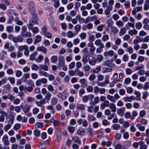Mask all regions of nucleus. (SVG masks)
Listing matches in <instances>:
<instances>
[{
	"label": "nucleus",
	"mask_w": 149,
	"mask_h": 149,
	"mask_svg": "<svg viewBox=\"0 0 149 149\" xmlns=\"http://www.w3.org/2000/svg\"><path fill=\"white\" fill-rule=\"evenodd\" d=\"M43 58V56L42 55H40L38 57L35 59V61L36 62L40 63L42 61Z\"/></svg>",
	"instance_id": "nucleus-37"
},
{
	"label": "nucleus",
	"mask_w": 149,
	"mask_h": 149,
	"mask_svg": "<svg viewBox=\"0 0 149 149\" xmlns=\"http://www.w3.org/2000/svg\"><path fill=\"white\" fill-rule=\"evenodd\" d=\"M116 24L118 27L120 28L123 27L124 25L123 22L120 20L116 21Z\"/></svg>",
	"instance_id": "nucleus-29"
},
{
	"label": "nucleus",
	"mask_w": 149,
	"mask_h": 149,
	"mask_svg": "<svg viewBox=\"0 0 149 149\" xmlns=\"http://www.w3.org/2000/svg\"><path fill=\"white\" fill-rule=\"evenodd\" d=\"M107 98L108 100L112 102H116L115 99L114 97L112 95L108 94L107 95Z\"/></svg>",
	"instance_id": "nucleus-28"
},
{
	"label": "nucleus",
	"mask_w": 149,
	"mask_h": 149,
	"mask_svg": "<svg viewBox=\"0 0 149 149\" xmlns=\"http://www.w3.org/2000/svg\"><path fill=\"white\" fill-rule=\"evenodd\" d=\"M57 99L56 97H53L51 99V102L52 104L55 105L57 103Z\"/></svg>",
	"instance_id": "nucleus-60"
},
{
	"label": "nucleus",
	"mask_w": 149,
	"mask_h": 149,
	"mask_svg": "<svg viewBox=\"0 0 149 149\" xmlns=\"http://www.w3.org/2000/svg\"><path fill=\"white\" fill-rule=\"evenodd\" d=\"M33 4L34 3L33 1L29 2L28 8L30 12L31 13H35V8Z\"/></svg>",
	"instance_id": "nucleus-2"
},
{
	"label": "nucleus",
	"mask_w": 149,
	"mask_h": 149,
	"mask_svg": "<svg viewBox=\"0 0 149 149\" xmlns=\"http://www.w3.org/2000/svg\"><path fill=\"white\" fill-rule=\"evenodd\" d=\"M43 126V123L40 122H37L35 124V126L36 128H42Z\"/></svg>",
	"instance_id": "nucleus-47"
},
{
	"label": "nucleus",
	"mask_w": 149,
	"mask_h": 149,
	"mask_svg": "<svg viewBox=\"0 0 149 149\" xmlns=\"http://www.w3.org/2000/svg\"><path fill=\"white\" fill-rule=\"evenodd\" d=\"M41 39V36L39 35H37L33 42V44L36 45L38 43L40 42Z\"/></svg>",
	"instance_id": "nucleus-19"
},
{
	"label": "nucleus",
	"mask_w": 149,
	"mask_h": 149,
	"mask_svg": "<svg viewBox=\"0 0 149 149\" xmlns=\"http://www.w3.org/2000/svg\"><path fill=\"white\" fill-rule=\"evenodd\" d=\"M51 62L53 63H55L57 61L58 58L56 56H53L50 58Z\"/></svg>",
	"instance_id": "nucleus-40"
},
{
	"label": "nucleus",
	"mask_w": 149,
	"mask_h": 149,
	"mask_svg": "<svg viewBox=\"0 0 149 149\" xmlns=\"http://www.w3.org/2000/svg\"><path fill=\"white\" fill-rule=\"evenodd\" d=\"M112 10V8L107 7L104 11L105 14L106 15V17L108 18L110 17V12Z\"/></svg>",
	"instance_id": "nucleus-12"
},
{
	"label": "nucleus",
	"mask_w": 149,
	"mask_h": 149,
	"mask_svg": "<svg viewBox=\"0 0 149 149\" xmlns=\"http://www.w3.org/2000/svg\"><path fill=\"white\" fill-rule=\"evenodd\" d=\"M106 24H107V26L109 29V27L112 26L113 24V22L111 18H109L108 19L106 22Z\"/></svg>",
	"instance_id": "nucleus-26"
},
{
	"label": "nucleus",
	"mask_w": 149,
	"mask_h": 149,
	"mask_svg": "<svg viewBox=\"0 0 149 149\" xmlns=\"http://www.w3.org/2000/svg\"><path fill=\"white\" fill-rule=\"evenodd\" d=\"M142 6H138L134 8L132 10V13L133 15H135L136 13L139 11H141L142 9Z\"/></svg>",
	"instance_id": "nucleus-7"
},
{
	"label": "nucleus",
	"mask_w": 149,
	"mask_h": 149,
	"mask_svg": "<svg viewBox=\"0 0 149 149\" xmlns=\"http://www.w3.org/2000/svg\"><path fill=\"white\" fill-rule=\"evenodd\" d=\"M21 125L18 123L16 124L13 127V128L14 130H17L19 129L21 127Z\"/></svg>",
	"instance_id": "nucleus-56"
},
{
	"label": "nucleus",
	"mask_w": 149,
	"mask_h": 149,
	"mask_svg": "<svg viewBox=\"0 0 149 149\" xmlns=\"http://www.w3.org/2000/svg\"><path fill=\"white\" fill-rule=\"evenodd\" d=\"M88 120L89 121H95L96 120L95 118L93 115H91L88 114Z\"/></svg>",
	"instance_id": "nucleus-42"
},
{
	"label": "nucleus",
	"mask_w": 149,
	"mask_h": 149,
	"mask_svg": "<svg viewBox=\"0 0 149 149\" xmlns=\"http://www.w3.org/2000/svg\"><path fill=\"white\" fill-rule=\"evenodd\" d=\"M38 53L36 51H34L30 56V59L31 61L34 60L35 59V56Z\"/></svg>",
	"instance_id": "nucleus-33"
},
{
	"label": "nucleus",
	"mask_w": 149,
	"mask_h": 149,
	"mask_svg": "<svg viewBox=\"0 0 149 149\" xmlns=\"http://www.w3.org/2000/svg\"><path fill=\"white\" fill-rule=\"evenodd\" d=\"M39 73L40 75L46 77H47L49 76V74L43 70L39 71Z\"/></svg>",
	"instance_id": "nucleus-31"
},
{
	"label": "nucleus",
	"mask_w": 149,
	"mask_h": 149,
	"mask_svg": "<svg viewBox=\"0 0 149 149\" xmlns=\"http://www.w3.org/2000/svg\"><path fill=\"white\" fill-rule=\"evenodd\" d=\"M52 96V94L49 92H48V93L46 94V95L45 96V98L47 101H49L50 99Z\"/></svg>",
	"instance_id": "nucleus-36"
},
{
	"label": "nucleus",
	"mask_w": 149,
	"mask_h": 149,
	"mask_svg": "<svg viewBox=\"0 0 149 149\" xmlns=\"http://www.w3.org/2000/svg\"><path fill=\"white\" fill-rule=\"evenodd\" d=\"M114 1L113 0H109L108 1L109 5L107 7L113 9L112 5L113 4Z\"/></svg>",
	"instance_id": "nucleus-50"
},
{
	"label": "nucleus",
	"mask_w": 149,
	"mask_h": 149,
	"mask_svg": "<svg viewBox=\"0 0 149 149\" xmlns=\"http://www.w3.org/2000/svg\"><path fill=\"white\" fill-rule=\"evenodd\" d=\"M79 82L81 84V87L83 88L87 86V83L86 80L85 78H82L79 80Z\"/></svg>",
	"instance_id": "nucleus-10"
},
{
	"label": "nucleus",
	"mask_w": 149,
	"mask_h": 149,
	"mask_svg": "<svg viewBox=\"0 0 149 149\" xmlns=\"http://www.w3.org/2000/svg\"><path fill=\"white\" fill-rule=\"evenodd\" d=\"M67 34L68 38H72L75 36L76 34H74L71 31H69L67 32Z\"/></svg>",
	"instance_id": "nucleus-44"
},
{
	"label": "nucleus",
	"mask_w": 149,
	"mask_h": 149,
	"mask_svg": "<svg viewBox=\"0 0 149 149\" xmlns=\"http://www.w3.org/2000/svg\"><path fill=\"white\" fill-rule=\"evenodd\" d=\"M28 47V46L26 45L19 46L18 48V51L21 52V51L23 50H25L27 49Z\"/></svg>",
	"instance_id": "nucleus-34"
},
{
	"label": "nucleus",
	"mask_w": 149,
	"mask_h": 149,
	"mask_svg": "<svg viewBox=\"0 0 149 149\" xmlns=\"http://www.w3.org/2000/svg\"><path fill=\"white\" fill-rule=\"evenodd\" d=\"M8 80L10 81V83L12 84H13L15 82V79L13 77H9L8 78Z\"/></svg>",
	"instance_id": "nucleus-64"
},
{
	"label": "nucleus",
	"mask_w": 149,
	"mask_h": 149,
	"mask_svg": "<svg viewBox=\"0 0 149 149\" xmlns=\"http://www.w3.org/2000/svg\"><path fill=\"white\" fill-rule=\"evenodd\" d=\"M75 63L74 62L71 63L68 65V68L69 69H72L74 68L75 66Z\"/></svg>",
	"instance_id": "nucleus-63"
},
{
	"label": "nucleus",
	"mask_w": 149,
	"mask_h": 149,
	"mask_svg": "<svg viewBox=\"0 0 149 149\" xmlns=\"http://www.w3.org/2000/svg\"><path fill=\"white\" fill-rule=\"evenodd\" d=\"M36 50L38 51H41L45 53L47 52L46 48L43 46H38L36 48Z\"/></svg>",
	"instance_id": "nucleus-15"
},
{
	"label": "nucleus",
	"mask_w": 149,
	"mask_h": 149,
	"mask_svg": "<svg viewBox=\"0 0 149 149\" xmlns=\"http://www.w3.org/2000/svg\"><path fill=\"white\" fill-rule=\"evenodd\" d=\"M137 31L135 29L129 31L128 32V34L131 35L132 36L133 35H136L137 33Z\"/></svg>",
	"instance_id": "nucleus-38"
},
{
	"label": "nucleus",
	"mask_w": 149,
	"mask_h": 149,
	"mask_svg": "<svg viewBox=\"0 0 149 149\" xmlns=\"http://www.w3.org/2000/svg\"><path fill=\"white\" fill-rule=\"evenodd\" d=\"M76 19L79 21V23H80L82 21H84V19L81 18L80 15H77L76 16Z\"/></svg>",
	"instance_id": "nucleus-62"
},
{
	"label": "nucleus",
	"mask_w": 149,
	"mask_h": 149,
	"mask_svg": "<svg viewBox=\"0 0 149 149\" xmlns=\"http://www.w3.org/2000/svg\"><path fill=\"white\" fill-rule=\"evenodd\" d=\"M136 126L139 130L141 131H143L145 130V127L144 126H141L139 124H137Z\"/></svg>",
	"instance_id": "nucleus-55"
},
{
	"label": "nucleus",
	"mask_w": 149,
	"mask_h": 149,
	"mask_svg": "<svg viewBox=\"0 0 149 149\" xmlns=\"http://www.w3.org/2000/svg\"><path fill=\"white\" fill-rule=\"evenodd\" d=\"M93 90V88L92 86H89L86 88V90L88 93H91L92 92Z\"/></svg>",
	"instance_id": "nucleus-59"
},
{
	"label": "nucleus",
	"mask_w": 149,
	"mask_h": 149,
	"mask_svg": "<svg viewBox=\"0 0 149 149\" xmlns=\"http://www.w3.org/2000/svg\"><path fill=\"white\" fill-rule=\"evenodd\" d=\"M68 130L70 133H73L74 131V128L70 125H69L68 127Z\"/></svg>",
	"instance_id": "nucleus-35"
},
{
	"label": "nucleus",
	"mask_w": 149,
	"mask_h": 149,
	"mask_svg": "<svg viewBox=\"0 0 149 149\" xmlns=\"http://www.w3.org/2000/svg\"><path fill=\"white\" fill-rule=\"evenodd\" d=\"M21 107L23 111L25 113H27L30 108V105L28 104H25L24 107H23V105H22L21 106Z\"/></svg>",
	"instance_id": "nucleus-14"
},
{
	"label": "nucleus",
	"mask_w": 149,
	"mask_h": 149,
	"mask_svg": "<svg viewBox=\"0 0 149 149\" xmlns=\"http://www.w3.org/2000/svg\"><path fill=\"white\" fill-rule=\"evenodd\" d=\"M110 103L108 100L104 101L102 103L100 106V108L102 109H104L105 107H108L110 105Z\"/></svg>",
	"instance_id": "nucleus-8"
},
{
	"label": "nucleus",
	"mask_w": 149,
	"mask_h": 149,
	"mask_svg": "<svg viewBox=\"0 0 149 149\" xmlns=\"http://www.w3.org/2000/svg\"><path fill=\"white\" fill-rule=\"evenodd\" d=\"M32 18L29 20L28 26L29 30L32 29L33 25L38 24V15L35 13H32Z\"/></svg>",
	"instance_id": "nucleus-1"
},
{
	"label": "nucleus",
	"mask_w": 149,
	"mask_h": 149,
	"mask_svg": "<svg viewBox=\"0 0 149 149\" xmlns=\"http://www.w3.org/2000/svg\"><path fill=\"white\" fill-rule=\"evenodd\" d=\"M112 127L114 130H118L120 128V126L119 124H116L112 125Z\"/></svg>",
	"instance_id": "nucleus-51"
},
{
	"label": "nucleus",
	"mask_w": 149,
	"mask_h": 149,
	"mask_svg": "<svg viewBox=\"0 0 149 149\" xmlns=\"http://www.w3.org/2000/svg\"><path fill=\"white\" fill-rule=\"evenodd\" d=\"M97 61V59L95 57H93L89 61V63L91 65H95L96 62Z\"/></svg>",
	"instance_id": "nucleus-13"
},
{
	"label": "nucleus",
	"mask_w": 149,
	"mask_h": 149,
	"mask_svg": "<svg viewBox=\"0 0 149 149\" xmlns=\"http://www.w3.org/2000/svg\"><path fill=\"white\" fill-rule=\"evenodd\" d=\"M85 108V106L82 104H77L76 106V109L78 110H83Z\"/></svg>",
	"instance_id": "nucleus-18"
},
{
	"label": "nucleus",
	"mask_w": 149,
	"mask_h": 149,
	"mask_svg": "<svg viewBox=\"0 0 149 149\" xmlns=\"http://www.w3.org/2000/svg\"><path fill=\"white\" fill-rule=\"evenodd\" d=\"M104 65L107 66L111 67H114L115 66L114 64L112 62L109 60L106 61L105 62V64Z\"/></svg>",
	"instance_id": "nucleus-27"
},
{
	"label": "nucleus",
	"mask_w": 149,
	"mask_h": 149,
	"mask_svg": "<svg viewBox=\"0 0 149 149\" xmlns=\"http://www.w3.org/2000/svg\"><path fill=\"white\" fill-rule=\"evenodd\" d=\"M88 130L89 136L91 137H93L94 136V134L92 128H89L88 129Z\"/></svg>",
	"instance_id": "nucleus-39"
},
{
	"label": "nucleus",
	"mask_w": 149,
	"mask_h": 149,
	"mask_svg": "<svg viewBox=\"0 0 149 149\" xmlns=\"http://www.w3.org/2000/svg\"><path fill=\"white\" fill-rule=\"evenodd\" d=\"M134 94L136 96V98H135V100L137 101L141 100L140 96L141 94L139 92L135 91L134 92Z\"/></svg>",
	"instance_id": "nucleus-23"
},
{
	"label": "nucleus",
	"mask_w": 149,
	"mask_h": 149,
	"mask_svg": "<svg viewBox=\"0 0 149 149\" xmlns=\"http://www.w3.org/2000/svg\"><path fill=\"white\" fill-rule=\"evenodd\" d=\"M109 39V36L108 35H104L102 38V40L104 42L107 41Z\"/></svg>",
	"instance_id": "nucleus-52"
},
{
	"label": "nucleus",
	"mask_w": 149,
	"mask_h": 149,
	"mask_svg": "<svg viewBox=\"0 0 149 149\" xmlns=\"http://www.w3.org/2000/svg\"><path fill=\"white\" fill-rule=\"evenodd\" d=\"M138 115L137 112L136 111L134 110L132 112V115L130 117V119L133 120L135 118V117L137 116Z\"/></svg>",
	"instance_id": "nucleus-24"
},
{
	"label": "nucleus",
	"mask_w": 149,
	"mask_h": 149,
	"mask_svg": "<svg viewBox=\"0 0 149 149\" xmlns=\"http://www.w3.org/2000/svg\"><path fill=\"white\" fill-rule=\"evenodd\" d=\"M109 107L111 109V111L113 113L116 112V108L115 104L112 103H110Z\"/></svg>",
	"instance_id": "nucleus-17"
},
{
	"label": "nucleus",
	"mask_w": 149,
	"mask_h": 149,
	"mask_svg": "<svg viewBox=\"0 0 149 149\" xmlns=\"http://www.w3.org/2000/svg\"><path fill=\"white\" fill-rule=\"evenodd\" d=\"M101 70V67H97L95 69H92L91 70V72L93 73H97Z\"/></svg>",
	"instance_id": "nucleus-32"
},
{
	"label": "nucleus",
	"mask_w": 149,
	"mask_h": 149,
	"mask_svg": "<svg viewBox=\"0 0 149 149\" xmlns=\"http://www.w3.org/2000/svg\"><path fill=\"white\" fill-rule=\"evenodd\" d=\"M58 66L60 67L61 66H63L65 64V58L62 55H61L58 57Z\"/></svg>",
	"instance_id": "nucleus-3"
},
{
	"label": "nucleus",
	"mask_w": 149,
	"mask_h": 149,
	"mask_svg": "<svg viewBox=\"0 0 149 149\" xmlns=\"http://www.w3.org/2000/svg\"><path fill=\"white\" fill-rule=\"evenodd\" d=\"M0 113L1 114L0 116V122H3L5 120L4 116L6 115V113L5 111H0Z\"/></svg>",
	"instance_id": "nucleus-16"
},
{
	"label": "nucleus",
	"mask_w": 149,
	"mask_h": 149,
	"mask_svg": "<svg viewBox=\"0 0 149 149\" xmlns=\"http://www.w3.org/2000/svg\"><path fill=\"white\" fill-rule=\"evenodd\" d=\"M111 34L115 35L118 33V30L115 26H111Z\"/></svg>",
	"instance_id": "nucleus-20"
},
{
	"label": "nucleus",
	"mask_w": 149,
	"mask_h": 149,
	"mask_svg": "<svg viewBox=\"0 0 149 149\" xmlns=\"http://www.w3.org/2000/svg\"><path fill=\"white\" fill-rule=\"evenodd\" d=\"M123 99L125 102H131L132 100H135V98L133 96H131L124 97Z\"/></svg>",
	"instance_id": "nucleus-11"
},
{
	"label": "nucleus",
	"mask_w": 149,
	"mask_h": 149,
	"mask_svg": "<svg viewBox=\"0 0 149 149\" xmlns=\"http://www.w3.org/2000/svg\"><path fill=\"white\" fill-rule=\"evenodd\" d=\"M146 114V111L144 110H142L140 111L139 112V116L143 118Z\"/></svg>",
	"instance_id": "nucleus-48"
},
{
	"label": "nucleus",
	"mask_w": 149,
	"mask_h": 149,
	"mask_svg": "<svg viewBox=\"0 0 149 149\" xmlns=\"http://www.w3.org/2000/svg\"><path fill=\"white\" fill-rule=\"evenodd\" d=\"M139 145L140 146V149H146L147 148V146L144 144L142 141H140L139 142Z\"/></svg>",
	"instance_id": "nucleus-22"
},
{
	"label": "nucleus",
	"mask_w": 149,
	"mask_h": 149,
	"mask_svg": "<svg viewBox=\"0 0 149 149\" xmlns=\"http://www.w3.org/2000/svg\"><path fill=\"white\" fill-rule=\"evenodd\" d=\"M126 33V29L125 28H121L120 32H119V34L120 36H123Z\"/></svg>",
	"instance_id": "nucleus-30"
},
{
	"label": "nucleus",
	"mask_w": 149,
	"mask_h": 149,
	"mask_svg": "<svg viewBox=\"0 0 149 149\" xmlns=\"http://www.w3.org/2000/svg\"><path fill=\"white\" fill-rule=\"evenodd\" d=\"M8 136L6 134L4 135L2 137V141L4 145L5 146H8L9 144L10 143L8 140Z\"/></svg>",
	"instance_id": "nucleus-5"
},
{
	"label": "nucleus",
	"mask_w": 149,
	"mask_h": 149,
	"mask_svg": "<svg viewBox=\"0 0 149 149\" xmlns=\"http://www.w3.org/2000/svg\"><path fill=\"white\" fill-rule=\"evenodd\" d=\"M48 110H51V113H54L55 112V110L54 108V107L52 105L48 106L47 107Z\"/></svg>",
	"instance_id": "nucleus-41"
},
{
	"label": "nucleus",
	"mask_w": 149,
	"mask_h": 149,
	"mask_svg": "<svg viewBox=\"0 0 149 149\" xmlns=\"http://www.w3.org/2000/svg\"><path fill=\"white\" fill-rule=\"evenodd\" d=\"M96 78L95 75L94 74H91L88 78V79L91 81H93Z\"/></svg>",
	"instance_id": "nucleus-58"
},
{
	"label": "nucleus",
	"mask_w": 149,
	"mask_h": 149,
	"mask_svg": "<svg viewBox=\"0 0 149 149\" xmlns=\"http://www.w3.org/2000/svg\"><path fill=\"white\" fill-rule=\"evenodd\" d=\"M125 110V108L124 107H123L117 110V113L120 116H123L124 114V112Z\"/></svg>",
	"instance_id": "nucleus-9"
},
{
	"label": "nucleus",
	"mask_w": 149,
	"mask_h": 149,
	"mask_svg": "<svg viewBox=\"0 0 149 149\" xmlns=\"http://www.w3.org/2000/svg\"><path fill=\"white\" fill-rule=\"evenodd\" d=\"M88 56L86 54H84L82 58V61L84 64H86L88 61Z\"/></svg>",
	"instance_id": "nucleus-25"
},
{
	"label": "nucleus",
	"mask_w": 149,
	"mask_h": 149,
	"mask_svg": "<svg viewBox=\"0 0 149 149\" xmlns=\"http://www.w3.org/2000/svg\"><path fill=\"white\" fill-rule=\"evenodd\" d=\"M95 39V37L93 35H89L88 40L89 41L93 42Z\"/></svg>",
	"instance_id": "nucleus-46"
},
{
	"label": "nucleus",
	"mask_w": 149,
	"mask_h": 149,
	"mask_svg": "<svg viewBox=\"0 0 149 149\" xmlns=\"http://www.w3.org/2000/svg\"><path fill=\"white\" fill-rule=\"evenodd\" d=\"M95 44L97 46H99V47H102L104 46V44L102 42L101 40L100 39H97L95 41Z\"/></svg>",
	"instance_id": "nucleus-21"
},
{
	"label": "nucleus",
	"mask_w": 149,
	"mask_h": 149,
	"mask_svg": "<svg viewBox=\"0 0 149 149\" xmlns=\"http://www.w3.org/2000/svg\"><path fill=\"white\" fill-rule=\"evenodd\" d=\"M143 88L145 90H147L149 88V82H146L144 85Z\"/></svg>",
	"instance_id": "nucleus-49"
},
{
	"label": "nucleus",
	"mask_w": 149,
	"mask_h": 149,
	"mask_svg": "<svg viewBox=\"0 0 149 149\" xmlns=\"http://www.w3.org/2000/svg\"><path fill=\"white\" fill-rule=\"evenodd\" d=\"M76 32H77L76 34L78 33V32L81 29V27L80 25L78 24L74 28Z\"/></svg>",
	"instance_id": "nucleus-54"
},
{
	"label": "nucleus",
	"mask_w": 149,
	"mask_h": 149,
	"mask_svg": "<svg viewBox=\"0 0 149 149\" xmlns=\"http://www.w3.org/2000/svg\"><path fill=\"white\" fill-rule=\"evenodd\" d=\"M66 90H64L62 93H59L57 94V96L58 98H60L63 100H65L66 99L65 95Z\"/></svg>",
	"instance_id": "nucleus-4"
},
{
	"label": "nucleus",
	"mask_w": 149,
	"mask_h": 149,
	"mask_svg": "<svg viewBox=\"0 0 149 149\" xmlns=\"http://www.w3.org/2000/svg\"><path fill=\"white\" fill-rule=\"evenodd\" d=\"M85 132V130L84 129H83L82 130L79 129L77 131V134L79 135H83Z\"/></svg>",
	"instance_id": "nucleus-57"
},
{
	"label": "nucleus",
	"mask_w": 149,
	"mask_h": 149,
	"mask_svg": "<svg viewBox=\"0 0 149 149\" xmlns=\"http://www.w3.org/2000/svg\"><path fill=\"white\" fill-rule=\"evenodd\" d=\"M11 127V125L10 124H8L6 125L3 128V130L6 132L8 131V130Z\"/></svg>",
	"instance_id": "nucleus-53"
},
{
	"label": "nucleus",
	"mask_w": 149,
	"mask_h": 149,
	"mask_svg": "<svg viewBox=\"0 0 149 149\" xmlns=\"http://www.w3.org/2000/svg\"><path fill=\"white\" fill-rule=\"evenodd\" d=\"M104 24H101L97 27V30L99 31H102L103 30V28L104 27Z\"/></svg>",
	"instance_id": "nucleus-43"
},
{
	"label": "nucleus",
	"mask_w": 149,
	"mask_h": 149,
	"mask_svg": "<svg viewBox=\"0 0 149 149\" xmlns=\"http://www.w3.org/2000/svg\"><path fill=\"white\" fill-rule=\"evenodd\" d=\"M114 52L112 50H110L108 51H105L104 53V56L106 57H112L114 55Z\"/></svg>",
	"instance_id": "nucleus-6"
},
{
	"label": "nucleus",
	"mask_w": 149,
	"mask_h": 149,
	"mask_svg": "<svg viewBox=\"0 0 149 149\" xmlns=\"http://www.w3.org/2000/svg\"><path fill=\"white\" fill-rule=\"evenodd\" d=\"M15 21L16 22V24L17 25H22L23 24V23L22 21L20 20L18 18H15Z\"/></svg>",
	"instance_id": "nucleus-45"
},
{
	"label": "nucleus",
	"mask_w": 149,
	"mask_h": 149,
	"mask_svg": "<svg viewBox=\"0 0 149 149\" xmlns=\"http://www.w3.org/2000/svg\"><path fill=\"white\" fill-rule=\"evenodd\" d=\"M126 51L128 52L130 54H131L133 52L134 50L132 48L129 47L126 49Z\"/></svg>",
	"instance_id": "nucleus-61"
}]
</instances>
